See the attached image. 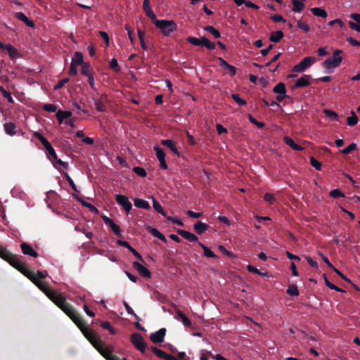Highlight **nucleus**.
<instances>
[{"instance_id": "nucleus-51", "label": "nucleus", "mask_w": 360, "mask_h": 360, "mask_svg": "<svg viewBox=\"0 0 360 360\" xmlns=\"http://www.w3.org/2000/svg\"><path fill=\"white\" fill-rule=\"evenodd\" d=\"M356 144L354 143H352L351 144H349L347 147H346L345 148L342 149L340 152L342 153V154H349V153H351L352 151L356 149Z\"/></svg>"}, {"instance_id": "nucleus-12", "label": "nucleus", "mask_w": 360, "mask_h": 360, "mask_svg": "<svg viewBox=\"0 0 360 360\" xmlns=\"http://www.w3.org/2000/svg\"><path fill=\"white\" fill-rule=\"evenodd\" d=\"M166 334L165 328H160L155 333L150 334V339L153 343H161L164 341V338Z\"/></svg>"}, {"instance_id": "nucleus-2", "label": "nucleus", "mask_w": 360, "mask_h": 360, "mask_svg": "<svg viewBox=\"0 0 360 360\" xmlns=\"http://www.w3.org/2000/svg\"><path fill=\"white\" fill-rule=\"evenodd\" d=\"M0 257L6 261L10 265L18 270L24 276L28 278L33 283H34L41 290L46 293L51 287L46 283L40 281L34 274L29 270L27 264L22 262L17 255L12 254L11 252L3 248L0 245Z\"/></svg>"}, {"instance_id": "nucleus-26", "label": "nucleus", "mask_w": 360, "mask_h": 360, "mask_svg": "<svg viewBox=\"0 0 360 360\" xmlns=\"http://www.w3.org/2000/svg\"><path fill=\"white\" fill-rule=\"evenodd\" d=\"M208 228H209V226L207 224L202 223L200 221H198V222H196L193 226L194 231L198 234H200V235L203 233L205 231H207Z\"/></svg>"}, {"instance_id": "nucleus-36", "label": "nucleus", "mask_w": 360, "mask_h": 360, "mask_svg": "<svg viewBox=\"0 0 360 360\" xmlns=\"http://www.w3.org/2000/svg\"><path fill=\"white\" fill-rule=\"evenodd\" d=\"M292 11L294 12H301L304 8V3L299 0H292Z\"/></svg>"}, {"instance_id": "nucleus-35", "label": "nucleus", "mask_w": 360, "mask_h": 360, "mask_svg": "<svg viewBox=\"0 0 360 360\" xmlns=\"http://www.w3.org/2000/svg\"><path fill=\"white\" fill-rule=\"evenodd\" d=\"M273 91L277 94H286V88L285 84L283 82L278 83L273 89Z\"/></svg>"}, {"instance_id": "nucleus-19", "label": "nucleus", "mask_w": 360, "mask_h": 360, "mask_svg": "<svg viewBox=\"0 0 360 360\" xmlns=\"http://www.w3.org/2000/svg\"><path fill=\"white\" fill-rule=\"evenodd\" d=\"M177 233L179 235L183 237L184 239L188 240L189 242H195L198 240V237L195 234L188 231L178 229Z\"/></svg>"}, {"instance_id": "nucleus-52", "label": "nucleus", "mask_w": 360, "mask_h": 360, "mask_svg": "<svg viewBox=\"0 0 360 360\" xmlns=\"http://www.w3.org/2000/svg\"><path fill=\"white\" fill-rule=\"evenodd\" d=\"M45 294L51 300L53 301L60 293L50 288Z\"/></svg>"}, {"instance_id": "nucleus-14", "label": "nucleus", "mask_w": 360, "mask_h": 360, "mask_svg": "<svg viewBox=\"0 0 360 360\" xmlns=\"http://www.w3.org/2000/svg\"><path fill=\"white\" fill-rule=\"evenodd\" d=\"M154 150L156 151V155L158 159L160 161V166L163 169H167V165L165 161V155L162 148H160L159 146H155L154 147Z\"/></svg>"}, {"instance_id": "nucleus-21", "label": "nucleus", "mask_w": 360, "mask_h": 360, "mask_svg": "<svg viewBox=\"0 0 360 360\" xmlns=\"http://www.w3.org/2000/svg\"><path fill=\"white\" fill-rule=\"evenodd\" d=\"M0 48L6 50L10 58L12 59L15 58L18 56L16 49L10 44H4L3 43H0Z\"/></svg>"}, {"instance_id": "nucleus-64", "label": "nucleus", "mask_w": 360, "mask_h": 360, "mask_svg": "<svg viewBox=\"0 0 360 360\" xmlns=\"http://www.w3.org/2000/svg\"><path fill=\"white\" fill-rule=\"evenodd\" d=\"M69 75L70 76H75L77 75V65H74L72 63L70 64V70H69Z\"/></svg>"}, {"instance_id": "nucleus-33", "label": "nucleus", "mask_w": 360, "mask_h": 360, "mask_svg": "<svg viewBox=\"0 0 360 360\" xmlns=\"http://www.w3.org/2000/svg\"><path fill=\"white\" fill-rule=\"evenodd\" d=\"M283 32L281 30L273 32L270 34L269 40L272 42L276 43L278 42L283 37Z\"/></svg>"}, {"instance_id": "nucleus-22", "label": "nucleus", "mask_w": 360, "mask_h": 360, "mask_svg": "<svg viewBox=\"0 0 360 360\" xmlns=\"http://www.w3.org/2000/svg\"><path fill=\"white\" fill-rule=\"evenodd\" d=\"M143 8L146 12V15L148 16L153 22L154 20L157 19V18L155 14L154 13V12L149 6V0H143Z\"/></svg>"}, {"instance_id": "nucleus-7", "label": "nucleus", "mask_w": 360, "mask_h": 360, "mask_svg": "<svg viewBox=\"0 0 360 360\" xmlns=\"http://www.w3.org/2000/svg\"><path fill=\"white\" fill-rule=\"evenodd\" d=\"M53 302L67 315H76L75 312L71 309L70 305L66 302L65 298L61 293H60Z\"/></svg>"}, {"instance_id": "nucleus-55", "label": "nucleus", "mask_w": 360, "mask_h": 360, "mask_svg": "<svg viewBox=\"0 0 360 360\" xmlns=\"http://www.w3.org/2000/svg\"><path fill=\"white\" fill-rule=\"evenodd\" d=\"M248 118L251 123L255 124L259 128H263L265 126L264 122L257 121L250 114L248 115Z\"/></svg>"}, {"instance_id": "nucleus-8", "label": "nucleus", "mask_w": 360, "mask_h": 360, "mask_svg": "<svg viewBox=\"0 0 360 360\" xmlns=\"http://www.w3.org/2000/svg\"><path fill=\"white\" fill-rule=\"evenodd\" d=\"M131 342L136 349L141 353H145L146 344L143 341V337L136 333H132L130 338Z\"/></svg>"}, {"instance_id": "nucleus-38", "label": "nucleus", "mask_w": 360, "mask_h": 360, "mask_svg": "<svg viewBox=\"0 0 360 360\" xmlns=\"http://www.w3.org/2000/svg\"><path fill=\"white\" fill-rule=\"evenodd\" d=\"M311 11L312 12V13L314 15L318 16V17H321V18H326L328 15L326 11L324 9L321 8H318V7L312 8L311 9Z\"/></svg>"}, {"instance_id": "nucleus-58", "label": "nucleus", "mask_w": 360, "mask_h": 360, "mask_svg": "<svg viewBox=\"0 0 360 360\" xmlns=\"http://www.w3.org/2000/svg\"><path fill=\"white\" fill-rule=\"evenodd\" d=\"M110 67L116 72H120V68L118 65L117 60L115 58L111 59L110 62Z\"/></svg>"}, {"instance_id": "nucleus-28", "label": "nucleus", "mask_w": 360, "mask_h": 360, "mask_svg": "<svg viewBox=\"0 0 360 360\" xmlns=\"http://www.w3.org/2000/svg\"><path fill=\"white\" fill-rule=\"evenodd\" d=\"M147 229L153 236L158 238L163 243L167 242L165 236L162 233H160L158 229L153 228L150 226L147 228Z\"/></svg>"}, {"instance_id": "nucleus-31", "label": "nucleus", "mask_w": 360, "mask_h": 360, "mask_svg": "<svg viewBox=\"0 0 360 360\" xmlns=\"http://www.w3.org/2000/svg\"><path fill=\"white\" fill-rule=\"evenodd\" d=\"M71 63L76 65H82L84 63L83 60V55L81 52L77 51L74 53Z\"/></svg>"}, {"instance_id": "nucleus-43", "label": "nucleus", "mask_w": 360, "mask_h": 360, "mask_svg": "<svg viewBox=\"0 0 360 360\" xmlns=\"http://www.w3.org/2000/svg\"><path fill=\"white\" fill-rule=\"evenodd\" d=\"M137 32H138V37L140 40V44H141V48L143 50H147L148 45L146 44V43L144 41V34H145L144 32L141 30H138Z\"/></svg>"}, {"instance_id": "nucleus-18", "label": "nucleus", "mask_w": 360, "mask_h": 360, "mask_svg": "<svg viewBox=\"0 0 360 360\" xmlns=\"http://www.w3.org/2000/svg\"><path fill=\"white\" fill-rule=\"evenodd\" d=\"M108 102V96L106 94H102L98 99L95 101L96 108L99 112L105 111V103Z\"/></svg>"}, {"instance_id": "nucleus-23", "label": "nucleus", "mask_w": 360, "mask_h": 360, "mask_svg": "<svg viewBox=\"0 0 360 360\" xmlns=\"http://www.w3.org/2000/svg\"><path fill=\"white\" fill-rule=\"evenodd\" d=\"M99 323L100 326L104 328L109 330L110 333L114 335L115 333V329L110 326V323L108 321H91V324L92 327L94 328L95 325H97Z\"/></svg>"}, {"instance_id": "nucleus-11", "label": "nucleus", "mask_w": 360, "mask_h": 360, "mask_svg": "<svg viewBox=\"0 0 360 360\" xmlns=\"http://www.w3.org/2000/svg\"><path fill=\"white\" fill-rule=\"evenodd\" d=\"M101 218L103 220L104 223L106 225H108L111 228L112 231L116 236H117L118 237H122L121 229H120V226L118 225H117L113 221L112 219H111L110 218H109L105 215H101Z\"/></svg>"}, {"instance_id": "nucleus-9", "label": "nucleus", "mask_w": 360, "mask_h": 360, "mask_svg": "<svg viewBox=\"0 0 360 360\" xmlns=\"http://www.w3.org/2000/svg\"><path fill=\"white\" fill-rule=\"evenodd\" d=\"M34 135L37 139H38L41 141V143L48 152L49 155L53 160H56V153L53 148L52 147L51 144L48 141V140L39 132H34Z\"/></svg>"}, {"instance_id": "nucleus-39", "label": "nucleus", "mask_w": 360, "mask_h": 360, "mask_svg": "<svg viewBox=\"0 0 360 360\" xmlns=\"http://www.w3.org/2000/svg\"><path fill=\"white\" fill-rule=\"evenodd\" d=\"M198 245L203 249L204 256L209 258H216L217 256L204 244L199 243Z\"/></svg>"}, {"instance_id": "nucleus-49", "label": "nucleus", "mask_w": 360, "mask_h": 360, "mask_svg": "<svg viewBox=\"0 0 360 360\" xmlns=\"http://www.w3.org/2000/svg\"><path fill=\"white\" fill-rule=\"evenodd\" d=\"M231 98L238 105H245L247 104V102L242 99L237 94H231Z\"/></svg>"}, {"instance_id": "nucleus-40", "label": "nucleus", "mask_w": 360, "mask_h": 360, "mask_svg": "<svg viewBox=\"0 0 360 360\" xmlns=\"http://www.w3.org/2000/svg\"><path fill=\"white\" fill-rule=\"evenodd\" d=\"M358 117L354 111L351 112V116L347 118V124L349 126H354L358 123Z\"/></svg>"}, {"instance_id": "nucleus-44", "label": "nucleus", "mask_w": 360, "mask_h": 360, "mask_svg": "<svg viewBox=\"0 0 360 360\" xmlns=\"http://www.w3.org/2000/svg\"><path fill=\"white\" fill-rule=\"evenodd\" d=\"M287 293L291 296H298L299 290L297 286L295 284L290 285L287 290Z\"/></svg>"}, {"instance_id": "nucleus-63", "label": "nucleus", "mask_w": 360, "mask_h": 360, "mask_svg": "<svg viewBox=\"0 0 360 360\" xmlns=\"http://www.w3.org/2000/svg\"><path fill=\"white\" fill-rule=\"evenodd\" d=\"M99 34L103 38V39L104 40L106 46H109V42H110V39H109L108 33L104 32V31H100L99 32Z\"/></svg>"}, {"instance_id": "nucleus-54", "label": "nucleus", "mask_w": 360, "mask_h": 360, "mask_svg": "<svg viewBox=\"0 0 360 360\" xmlns=\"http://www.w3.org/2000/svg\"><path fill=\"white\" fill-rule=\"evenodd\" d=\"M219 250L224 254L226 256L229 257H231V258H235L236 257V255L229 251L228 250H226L223 245H219Z\"/></svg>"}, {"instance_id": "nucleus-27", "label": "nucleus", "mask_w": 360, "mask_h": 360, "mask_svg": "<svg viewBox=\"0 0 360 360\" xmlns=\"http://www.w3.org/2000/svg\"><path fill=\"white\" fill-rule=\"evenodd\" d=\"M71 115L72 112L70 111H63L61 110H58L56 114V118L60 124H61L64 120L71 117Z\"/></svg>"}, {"instance_id": "nucleus-57", "label": "nucleus", "mask_w": 360, "mask_h": 360, "mask_svg": "<svg viewBox=\"0 0 360 360\" xmlns=\"http://www.w3.org/2000/svg\"><path fill=\"white\" fill-rule=\"evenodd\" d=\"M323 112L327 117L332 119H336L338 117V114L335 111L328 109H324Z\"/></svg>"}, {"instance_id": "nucleus-50", "label": "nucleus", "mask_w": 360, "mask_h": 360, "mask_svg": "<svg viewBox=\"0 0 360 360\" xmlns=\"http://www.w3.org/2000/svg\"><path fill=\"white\" fill-rule=\"evenodd\" d=\"M310 164L313 167H314L316 170H321L322 167V163L319 161H318L316 158L314 157L310 158Z\"/></svg>"}, {"instance_id": "nucleus-29", "label": "nucleus", "mask_w": 360, "mask_h": 360, "mask_svg": "<svg viewBox=\"0 0 360 360\" xmlns=\"http://www.w3.org/2000/svg\"><path fill=\"white\" fill-rule=\"evenodd\" d=\"M75 198L81 202V204L84 206V207H87L91 212H94L95 214H98L99 213V211L91 203H89L87 202H86L85 200H84L83 199H82L81 198L75 195Z\"/></svg>"}, {"instance_id": "nucleus-5", "label": "nucleus", "mask_w": 360, "mask_h": 360, "mask_svg": "<svg viewBox=\"0 0 360 360\" xmlns=\"http://www.w3.org/2000/svg\"><path fill=\"white\" fill-rule=\"evenodd\" d=\"M186 41L195 46H204L208 50H214L215 49V44L205 37H202L201 39L188 37L186 38Z\"/></svg>"}, {"instance_id": "nucleus-53", "label": "nucleus", "mask_w": 360, "mask_h": 360, "mask_svg": "<svg viewBox=\"0 0 360 360\" xmlns=\"http://www.w3.org/2000/svg\"><path fill=\"white\" fill-rule=\"evenodd\" d=\"M330 196L333 198H338L340 197H344V194L341 192V191L338 188L332 190L330 192Z\"/></svg>"}, {"instance_id": "nucleus-59", "label": "nucleus", "mask_w": 360, "mask_h": 360, "mask_svg": "<svg viewBox=\"0 0 360 360\" xmlns=\"http://www.w3.org/2000/svg\"><path fill=\"white\" fill-rule=\"evenodd\" d=\"M69 82V78H64L61 80H60L56 85L54 86V90H58L59 89H61L65 86V84H67Z\"/></svg>"}, {"instance_id": "nucleus-47", "label": "nucleus", "mask_w": 360, "mask_h": 360, "mask_svg": "<svg viewBox=\"0 0 360 360\" xmlns=\"http://www.w3.org/2000/svg\"><path fill=\"white\" fill-rule=\"evenodd\" d=\"M81 73L86 77L92 74L91 72L90 65L89 63H84L82 65Z\"/></svg>"}, {"instance_id": "nucleus-3", "label": "nucleus", "mask_w": 360, "mask_h": 360, "mask_svg": "<svg viewBox=\"0 0 360 360\" xmlns=\"http://www.w3.org/2000/svg\"><path fill=\"white\" fill-rule=\"evenodd\" d=\"M155 26L160 29L165 36H169L171 33L174 32L177 29L176 22L171 20H158L156 19L153 22Z\"/></svg>"}, {"instance_id": "nucleus-62", "label": "nucleus", "mask_w": 360, "mask_h": 360, "mask_svg": "<svg viewBox=\"0 0 360 360\" xmlns=\"http://www.w3.org/2000/svg\"><path fill=\"white\" fill-rule=\"evenodd\" d=\"M43 109L47 112H54L56 111V106L53 104H46L44 105Z\"/></svg>"}, {"instance_id": "nucleus-37", "label": "nucleus", "mask_w": 360, "mask_h": 360, "mask_svg": "<svg viewBox=\"0 0 360 360\" xmlns=\"http://www.w3.org/2000/svg\"><path fill=\"white\" fill-rule=\"evenodd\" d=\"M153 200V206L154 210L158 212L159 214H162L163 217H167L166 213L165 212L163 208L160 205V204L155 200V198L151 197Z\"/></svg>"}, {"instance_id": "nucleus-46", "label": "nucleus", "mask_w": 360, "mask_h": 360, "mask_svg": "<svg viewBox=\"0 0 360 360\" xmlns=\"http://www.w3.org/2000/svg\"><path fill=\"white\" fill-rule=\"evenodd\" d=\"M0 91L1 92L3 96L7 99V101L10 103H13L14 101L11 96V94L7 91L3 86H0Z\"/></svg>"}, {"instance_id": "nucleus-24", "label": "nucleus", "mask_w": 360, "mask_h": 360, "mask_svg": "<svg viewBox=\"0 0 360 360\" xmlns=\"http://www.w3.org/2000/svg\"><path fill=\"white\" fill-rule=\"evenodd\" d=\"M15 18L22 21L29 27H34V23L30 20L22 12H18L15 15Z\"/></svg>"}, {"instance_id": "nucleus-17", "label": "nucleus", "mask_w": 360, "mask_h": 360, "mask_svg": "<svg viewBox=\"0 0 360 360\" xmlns=\"http://www.w3.org/2000/svg\"><path fill=\"white\" fill-rule=\"evenodd\" d=\"M117 243L120 246L127 248L128 251H130L138 259L143 261L142 256L128 242L118 240Z\"/></svg>"}, {"instance_id": "nucleus-15", "label": "nucleus", "mask_w": 360, "mask_h": 360, "mask_svg": "<svg viewBox=\"0 0 360 360\" xmlns=\"http://www.w3.org/2000/svg\"><path fill=\"white\" fill-rule=\"evenodd\" d=\"M178 319L183 323L184 326L188 327L191 330L198 329L200 327L197 322L191 321L188 316H178Z\"/></svg>"}, {"instance_id": "nucleus-10", "label": "nucleus", "mask_w": 360, "mask_h": 360, "mask_svg": "<svg viewBox=\"0 0 360 360\" xmlns=\"http://www.w3.org/2000/svg\"><path fill=\"white\" fill-rule=\"evenodd\" d=\"M115 199L117 202L121 205L127 213H129L131 210V203L128 198L124 195H116Z\"/></svg>"}, {"instance_id": "nucleus-41", "label": "nucleus", "mask_w": 360, "mask_h": 360, "mask_svg": "<svg viewBox=\"0 0 360 360\" xmlns=\"http://www.w3.org/2000/svg\"><path fill=\"white\" fill-rule=\"evenodd\" d=\"M204 30L211 33L215 39H218L221 37V33L213 26L209 25L204 27Z\"/></svg>"}, {"instance_id": "nucleus-13", "label": "nucleus", "mask_w": 360, "mask_h": 360, "mask_svg": "<svg viewBox=\"0 0 360 360\" xmlns=\"http://www.w3.org/2000/svg\"><path fill=\"white\" fill-rule=\"evenodd\" d=\"M132 265L141 276L147 278H150L151 277L150 271L139 262H134Z\"/></svg>"}, {"instance_id": "nucleus-4", "label": "nucleus", "mask_w": 360, "mask_h": 360, "mask_svg": "<svg viewBox=\"0 0 360 360\" xmlns=\"http://www.w3.org/2000/svg\"><path fill=\"white\" fill-rule=\"evenodd\" d=\"M342 52V51L341 50H335L333 52V57L326 59L323 62V66L327 69H331L338 67L342 61V57L340 56Z\"/></svg>"}, {"instance_id": "nucleus-45", "label": "nucleus", "mask_w": 360, "mask_h": 360, "mask_svg": "<svg viewBox=\"0 0 360 360\" xmlns=\"http://www.w3.org/2000/svg\"><path fill=\"white\" fill-rule=\"evenodd\" d=\"M150 350L157 356H158L159 358L160 359H165V355H166V352H164L163 350H161L155 347H150Z\"/></svg>"}, {"instance_id": "nucleus-30", "label": "nucleus", "mask_w": 360, "mask_h": 360, "mask_svg": "<svg viewBox=\"0 0 360 360\" xmlns=\"http://www.w3.org/2000/svg\"><path fill=\"white\" fill-rule=\"evenodd\" d=\"M161 143L163 146H167L171 149V150L178 156L180 155L179 152L177 149V148L174 144V142L170 139H166V140H162Z\"/></svg>"}, {"instance_id": "nucleus-42", "label": "nucleus", "mask_w": 360, "mask_h": 360, "mask_svg": "<svg viewBox=\"0 0 360 360\" xmlns=\"http://www.w3.org/2000/svg\"><path fill=\"white\" fill-rule=\"evenodd\" d=\"M323 279H324V281H325V284L331 290H335L338 292H345V290H343L342 289L340 288L339 287L336 286L335 285H334V283H332L331 282H330L328 278H327V276L326 274H323Z\"/></svg>"}, {"instance_id": "nucleus-6", "label": "nucleus", "mask_w": 360, "mask_h": 360, "mask_svg": "<svg viewBox=\"0 0 360 360\" xmlns=\"http://www.w3.org/2000/svg\"><path fill=\"white\" fill-rule=\"evenodd\" d=\"M315 61L316 58L314 57H306L302 59L300 63L293 66L292 71L296 72H302L309 67H310Z\"/></svg>"}, {"instance_id": "nucleus-56", "label": "nucleus", "mask_w": 360, "mask_h": 360, "mask_svg": "<svg viewBox=\"0 0 360 360\" xmlns=\"http://www.w3.org/2000/svg\"><path fill=\"white\" fill-rule=\"evenodd\" d=\"M297 27L303 30L305 32H308L310 30L309 25L307 22L301 20L297 21Z\"/></svg>"}, {"instance_id": "nucleus-25", "label": "nucleus", "mask_w": 360, "mask_h": 360, "mask_svg": "<svg viewBox=\"0 0 360 360\" xmlns=\"http://www.w3.org/2000/svg\"><path fill=\"white\" fill-rule=\"evenodd\" d=\"M283 141L286 145H288V146H290L292 149H293L295 150L300 151L304 149L301 146L295 143L292 139H291L288 136H285L283 139Z\"/></svg>"}, {"instance_id": "nucleus-34", "label": "nucleus", "mask_w": 360, "mask_h": 360, "mask_svg": "<svg viewBox=\"0 0 360 360\" xmlns=\"http://www.w3.org/2000/svg\"><path fill=\"white\" fill-rule=\"evenodd\" d=\"M4 127L5 131L8 134H9L11 136L15 134L16 125L13 122H11L6 123V124H4Z\"/></svg>"}, {"instance_id": "nucleus-61", "label": "nucleus", "mask_w": 360, "mask_h": 360, "mask_svg": "<svg viewBox=\"0 0 360 360\" xmlns=\"http://www.w3.org/2000/svg\"><path fill=\"white\" fill-rule=\"evenodd\" d=\"M265 201L269 202L270 204H274L276 202V198L271 193H265L264 196Z\"/></svg>"}, {"instance_id": "nucleus-16", "label": "nucleus", "mask_w": 360, "mask_h": 360, "mask_svg": "<svg viewBox=\"0 0 360 360\" xmlns=\"http://www.w3.org/2000/svg\"><path fill=\"white\" fill-rule=\"evenodd\" d=\"M21 250L24 255L31 256L34 258L38 257V253L32 248V247L26 243H22L20 245Z\"/></svg>"}, {"instance_id": "nucleus-20", "label": "nucleus", "mask_w": 360, "mask_h": 360, "mask_svg": "<svg viewBox=\"0 0 360 360\" xmlns=\"http://www.w3.org/2000/svg\"><path fill=\"white\" fill-rule=\"evenodd\" d=\"M311 78L310 75H304L303 77H300L295 83L294 88H300L305 87L310 84L309 79Z\"/></svg>"}, {"instance_id": "nucleus-1", "label": "nucleus", "mask_w": 360, "mask_h": 360, "mask_svg": "<svg viewBox=\"0 0 360 360\" xmlns=\"http://www.w3.org/2000/svg\"><path fill=\"white\" fill-rule=\"evenodd\" d=\"M75 325L80 329L84 337L91 342L94 347L106 360H120V359L114 355L111 347L107 346L102 342L99 337L95 335L93 330L90 328L88 321L84 320L83 316H69Z\"/></svg>"}, {"instance_id": "nucleus-48", "label": "nucleus", "mask_w": 360, "mask_h": 360, "mask_svg": "<svg viewBox=\"0 0 360 360\" xmlns=\"http://www.w3.org/2000/svg\"><path fill=\"white\" fill-rule=\"evenodd\" d=\"M133 172L141 177H146L147 176V172L143 167H134Z\"/></svg>"}, {"instance_id": "nucleus-60", "label": "nucleus", "mask_w": 360, "mask_h": 360, "mask_svg": "<svg viewBox=\"0 0 360 360\" xmlns=\"http://www.w3.org/2000/svg\"><path fill=\"white\" fill-rule=\"evenodd\" d=\"M64 176L66 179V180L68 181V182L69 183L70 186H71V188L76 192H78V190L77 189V187L74 183V181H72V179L70 178V176L68 175V173H64Z\"/></svg>"}, {"instance_id": "nucleus-32", "label": "nucleus", "mask_w": 360, "mask_h": 360, "mask_svg": "<svg viewBox=\"0 0 360 360\" xmlns=\"http://www.w3.org/2000/svg\"><path fill=\"white\" fill-rule=\"evenodd\" d=\"M134 203L136 207L142 208V209H145V210L150 209L149 203L143 199L135 198L134 200Z\"/></svg>"}]
</instances>
